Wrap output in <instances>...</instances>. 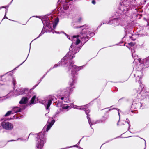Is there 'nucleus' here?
Wrapping results in <instances>:
<instances>
[{
    "label": "nucleus",
    "mask_w": 149,
    "mask_h": 149,
    "mask_svg": "<svg viewBox=\"0 0 149 149\" xmlns=\"http://www.w3.org/2000/svg\"><path fill=\"white\" fill-rule=\"evenodd\" d=\"M38 142L37 143L36 147L37 148L41 149L43 148L44 143L46 142V139L44 135L39 134L38 135Z\"/></svg>",
    "instance_id": "obj_1"
},
{
    "label": "nucleus",
    "mask_w": 149,
    "mask_h": 149,
    "mask_svg": "<svg viewBox=\"0 0 149 149\" xmlns=\"http://www.w3.org/2000/svg\"><path fill=\"white\" fill-rule=\"evenodd\" d=\"M1 124L3 128L6 130H11L13 128V125L12 124L6 120L2 122Z\"/></svg>",
    "instance_id": "obj_2"
},
{
    "label": "nucleus",
    "mask_w": 149,
    "mask_h": 149,
    "mask_svg": "<svg viewBox=\"0 0 149 149\" xmlns=\"http://www.w3.org/2000/svg\"><path fill=\"white\" fill-rule=\"evenodd\" d=\"M72 76L73 77L72 78V82L71 83V84H70V90L71 91L72 86L73 85L74 83V80L75 79L77 78V73L76 71H75V70L74 69L73 70H72Z\"/></svg>",
    "instance_id": "obj_3"
},
{
    "label": "nucleus",
    "mask_w": 149,
    "mask_h": 149,
    "mask_svg": "<svg viewBox=\"0 0 149 149\" xmlns=\"http://www.w3.org/2000/svg\"><path fill=\"white\" fill-rule=\"evenodd\" d=\"M86 31V29H82V31L80 33V34L79 35H74L73 36V38H76L80 37L81 39H83L85 36L86 35L85 32Z\"/></svg>",
    "instance_id": "obj_4"
},
{
    "label": "nucleus",
    "mask_w": 149,
    "mask_h": 149,
    "mask_svg": "<svg viewBox=\"0 0 149 149\" xmlns=\"http://www.w3.org/2000/svg\"><path fill=\"white\" fill-rule=\"evenodd\" d=\"M124 5L126 7H128V8L130 9L132 5L131 4V1L128 0H124L123 2Z\"/></svg>",
    "instance_id": "obj_5"
},
{
    "label": "nucleus",
    "mask_w": 149,
    "mask_h": 149,
    "mask_svg": "<svg viewBox=\"0 0 149 149\" xmlns=\"http://www.w3.org/2000/svg\"><path fill=\"white\" fill-rule=\"evenodd\" d=\"M28 100V99L27 97H23L19 101V103L20 104H26L27 103Z\"/></svg>",
    "instance_id": "obj_6"
},
{
    "label": "nucleus",
    "mask_w": 149,
    "mask_h": 149,
    "mask_svg": "<svg viewBox=\"0 0 149 149\" xmlns=\"http://www.w3.org/2000/svg\"><path fill=\"white\" fill-rule=\"evenodd\" d=\"M55 121V120H53L50 122L48 123V124L47 125V128H46V131L47 132L49 130L53 125Z\"/></svg>",
    "instance_id": "obj_7"
},
{
    "label": "nucleus",
    "mask_w": 149,
    "mask_h": 149,
    "mask_svg": "<svg viewBox=\"0 0 149 149\" xmlns=\"http://www.w3.org/2000/svg\"><path fill=\"white\" fill-rule=\"evenodd\" d=\"M144 64L146 67H149V56L144 61Z\"/></svg>",
    "instance_id": "obj_8"
},
{
    "label": "nucleus",
    "mask_w": 149,
    "mask_h": 149,
    "mask_svg": "<svg viewBox=\"0 0 149 149\" xmlns=\"http://www.w3.org/2000/svg\"><path fill=\"white\" fill-rule=\"evenodd\" d=\"M13 110L15 112H20L21 111V109L17 107H15L13 109Z\"/></svg>",
    "instance_id": "obj_9"
},
{
    "label": "nucleus",
    "mask_w": 149,
    "mask_h": 149,
    "mask_svg": "<svg viewBox=\"0 0 149 149\" xmlns=\"http://www.w3.org/2000/svg\"><path fill=\"white\" fill-rule=\"evenodd\" d=\"M67 56V55H66L62 59L61 61V64H63L64 63H65L66 61H67V60L66 59V57Z\"/></svg>",
    "instance_id": "obj_10"
},
{
    "label": "nucleus",
    "mask_w": 149,
    "mask_h": 149,
    "mask_svg": "<svg viewBox=\"0 0 149 149\" xmlns=\"http://www.w3.org/2000/svg\"><path fill=\"white\" fill-rule=\"evenodd\" d=\"M36 98V97L35 96H34L31 98L30 101V104H33L34 103V101L35 100V99Z\"/></svg>",
    "instance_id": "obj_11"
},
{
    "label": "nucleus",
    "mask_w": 149,
    "mask_h": 149,
    "mask_svg": "<svg viewBox=\"0 0 149 149\" xmlns=\"http://www.w3.org/2000/svg\"><path fill=\"white\" fill-rule=\"evenodd\" d=\"M86 34L87 35H88L89 36H90L91 37L93 36L94 35H95V33L93 32H88V33H87V32H85Z\"/></svg>",
    "instance_id": "obj_12"
},
{
    "label": "nucleus",
    "mask_w": 149,
    "mask_h": 149,
    "mask_svg": "<svg viewBox=\"0 0 149 149\" xmlns=\"http://www.w3.org/2000/svg\"><path fill=\"white\" fill-rule=\"evenodd\" d=\"M12 114V111H8L7 113L5 115V116H8Z\"/></svg>",
    "instance_id": "obj_13"
},
{
    "label": "nucleus",
    "mask_w": 149,
    "mask_h": 149,
    "mask_svg": "<svg viewBox=\"0 0 149 149\" xmlns=\"http://www.w3.org/2000/svg\"><path fill=\"white\" fill-rule=\"evenodd\" d=\"M72 64H73V63H72L70 64V65H69V67L68 68V70H70L71 67H72L74 68H75V67L76 66H75V65H73Z\"/></svg>",
    "instance_id": "obj_14"
},
{
    "label": "nucleus",
    "mask_w": 149,
    "mask_h": 149,
    "mask_svg": "<svg viewBox=\"0 0 149 149\" xmlns=\"http://www.w3.org/2000/svg\"><path fill=\"white\" fill-rule=\"evenodd\" d=\"M86 113V115L89 114L88 113L90 112L88 108H84Z\"/></svg>",
    "instance_id": "obj_15"
},
{
    "label": "nucleus",
    "mask_w": 149,
    "mask_h": 149,
    "mask_svg": "<svg viewBox=\"0 0 149 149\" xmlns=\"http://www.w3.org/2000/svg\"><path fill=\"white\" fill-rule=\"evenodd\" d=\"M82 19V17H80L77 20V21L76 22L80 23L81 22Z\"/></svg>",
    "instance_id": "obj_16"
},
{
    "label": "nucleus",
    "mask_w": 149,
    "mask_h": 149,
    "mask_svg": "<svg viewBox=\"0 0 149 149\" xmlns=\"http://www.w3.org/2000/svg\"><path fill=\"white\" fill-rule=\"evenodd\" d=\"M59 22V18L58 17H57L55 20L54 21V23L58 24Z\"/></svg>",
    "instance_id": "obj_17"
},
{
    "label": "nucleus",
    "mask_w": 149,
    "mask_h": 149,
    "mask_svg": "<svg viewBox=\"0 0 149 149\" xmlns=\"http://www.w3.org/2000/svg\"><path fill=\"white\" fill-rule=\"evenodd\" d=\"M80 42V40L79 39H77L76 40V45H78Z\"/></svg>",
    "instance_id": "obj_18"
},
{
    "label": "nucleus",
    "mask_w": 149,
    "mask_h": 149,
    "mask_svg": "<svg viewBox=\"0 0 149 149\" xmlns=\"http://www.w3.org/2000/svg\"><path fill=\"white\" fill-rule=\"evenodd\" d=\"M87 115V119H88V122L89 123V124H90V118L89 117V116H90V115L89 114H88V115Z\"/></svg>",
    "instance_id": "obj_19"
},
{
    "label": "nucleus",
    "mask_w": 149,
    "mask_h": 149,
    "mask_svg": "<svg viewBox=\"0 0 149 149\" xmlns=\"http://www.w3.org/2000/svg\"><path fill=\"white\" fill-rule=\"evenodd\" d=\"M52 103V100H49L48 101V104H47L50 106L51 104Z\"/></svg>",
    "instance_id": "obj_20"
},
{
    "label": "nucleus",
    "mask_w": 149,
    "mask_h": 149,
    "mask_svg": "<svg viewBox=\"0 0 149 149\" xmlns=\"http://www.w3.org/2000/svg\"><path fill=\"white\" fill-rule=\"evenodd\" d=\"M87 35H86L84 36V38H83L85 40H86V39H88L89 38V36H86Z\"/></svg>",
    "instance_id": "obj_21"
},
{
    "label": "nucleus",
    "mask_w": 149,
    "mask_h": 149,
    "mask_svg": "<svg viewBox=\"0 0 149 149\" xmlns=\"http://www.w3.org/2000/svg\"><path fill=\"white\" fill-rule=\"evenodd\" d=\"M69 107V106H66L63 107H62L63 109H67Z\"/></svg>",
    "instance_id": "obj_22"
},
{
    "label": "nucleus",
    "mask_w": 149,
    "mask_h": 149,
    "mask_svg": "<svg viewBox=\"0 0 149 149\" xmlns=\"http://www.w3.org/2000/svg\"><path fill=\"white\" fill-rule=\"evenodd\" d=\"M129 45L131 47H132L134 45V44L133 42H130L129 43Z\"/></svg>",
    "instance_id": "obj_23"
},
{
    "label": "nucleus",
    "mask_w": 149,
    "mask_h": 149,
    "mask_svg": "<svg viewBox=\"0 0 149 149\" xmlns=\"http://www.w3.org/2000/svg\"><path fill=\"white\" fill-rule=\"evenodd\" d=\"M57 24L54 23V24H53V28L54 29H55V28L56 27Z\"/></svg>",
    "instance_id": "obj_24"
},
{
    "label": "nucleus",
    "mask_w": 149,
    "mask_h": 149,
    "mask_svg": "<svg viewBox=\"0 0 149 149\" xmlns=\"http://www.w3.org/2000/svg\"><path fill=\"white\" fill-rule=\"evenodd\" d=\"M107 117H105V116H103V120H106L107 119Z\"/></svg>",
    "instance_id": "obj_25"
},
{
    "label": "nucleus",
    "mask_w": 149,
    "mask_h": 149,
    "mask_svg": "<svg viewBox=\"0 0 149 149\" xmlns=\"http://www.w3.org/2000/svg\"><path fill=\"white\" fill-rule=\"evenodd\" d=\"M92 3L93 4H95L96 3V2L95 0H93L92 1Z\"/></svg>",
    "instance_id": "obj_26"
},
{
    "label": "nucleus",
    "mask_w": 149,
    "mask_h": 149,
    "mask_svg": "<svg viewBox=\"0 0 149 149\" xmlns=\"http://www.w3.org/2000/svg\"><path fill=\"white\" fill-rule=\"evenodd\" d=\"M50 106L47 104V106L46 107V109H49V107Z\"/></svg>",
    "instance_id": "obj_27"
},
{
    "label": "nucleus",
    "mask_w": 149,
    "mask_h": 149,
    "mask_svg": "<svg viewBox=\"0 0 149 149\" xmlns=\"http://www.w3.org/2000/svg\"><path fill=\"white\" fill-rule=\"evenodd\" d=\"M50 106L47 104V106L46 107V109H49V107Z\"/></svg>",
    "instance_id": "obj_28"
},
{
    "label": "nucleus",
    "mask_w": 149,
    "mask_h": 149,
    "mask_svg": "<svg viewBox=\"0 0 149 149\" xmlns=\"http://www.w3.org/2000/svg\"><path fill=\"white\" fill-rule=\"evenodd\" d=\"M58 66V65H57L56 64H55L54 65V68L57 67Z\"/></svg>",
    "instance_id": "obj_29"
},
{
    "label": "nucleus",
    "mask_w": 149,
    "mask_h": 149,
    "mask_svg": "<svg viewBox=\"0 0 149 149\" xmlns=\"http://www.w3.org/2000/svg\"><path fill=\"white\" fill-rule=\"evenodd\" d=\"M119 18H115L113 19V20H116L117 19H118Z\"/></svg>",
    "instance_id": "obj_30"
},
{
    "label": "nucleus",
    "mask_w": 149,
    "mask_h": 149,
    "mask_svg": "<svg viewBox=\"0 0 149 149\" xmlns=\"http://www.w3.org/2000/svg\"><path fill=\"white\" fill-rule=\"evenodd\" d=\"M83 26H80V27H78V26H77V27H76V28H81L82 27H83Z\"/></svg>",
    "instance_id": "obj_31"
},
{
    "label": "nucleus",
    "mask_w": 149,
    "mask_h": 149,
    "mask_svg": "<svg viewBox=\"0 0 149 149\" xmlns=\"http://www.w3.org/2000/svg\"><path fill=\"white\" fill-rule=\"evenodd\" d=\"M90 125V126H91V125H93V123H91V122L90 121V124H89Z\"/></svg>",
    "instance_id": "obj_32"
},
{
    "label": "nucleus",
    "mask_w": 149,
    "mask_h": 149,
    "mask_svg": "<svg viewBox=\"0 0 149 149\" xmlns=\"http://www.w3.org/2000/svg\"><path fill=\"white\" fill-rule=\"evenodd\" d=\"M64 97H61V99L62 100H63L64 99Z\"/></svg>",
    "instance_id": "obj_33"
},
{
    "label": "nucleus",
    "mask_w": 149,
    "mask_h": 149,
    "mask_svg": "<svg viewBox=\"0 0 149 149\" xmlns=\"http://www.w3.org/2000/svg\"><path fill=\"white\" fill-rule=\"evenodd\" d=\"M77 146V145H74V146Z\"/></svg>",
    "instance_id": "obj_34"
},
{
    "label": "nucleus",
    "mask_w": 149,
    "mask_h": 149,
    "mask_svg": "<svg viewBox=\"0 0 149 149\" xmlns=\"http://www.w3.org/2000/svg\"><path fill=\"white\" fill-rule=\"evenodd\" d=\"M73 57V56H72L71 58H72Z\"/></svg>",
    "instance_id": "obj_35"
},
{
    "label": "nucleus",
    "mask_w": 149,
    "mask_h": 149,
    "mask_svg": "<svg viewBox=\"0 0 149 149\" xmlns=\"http://www.w3.org/2000/svg\"><path fill=\"white\" fill-rule=\"evenodd\" d=\"M34 88H35V86H33V89H34Z\"/></svg>",
    "instance_id": "obj_36"
},
{
    "label": "nucleus",
    "mask_w": 149,
    "mask_h": 149,
    "mask_svg": "<svg viewBox=\"0 0 149 149\" xmlns=\"http://www.w3.org/2000/svg\"><path fill=\"white\" fill-rule=\"evenodd\" d=\"M14 141V140H11V141Z\"/></svg>",
    "instance_id": "obj_37"
},
{
    "label": "nucleus",
    "mask_w": 149,
    "mask_h": 149,
    "mask_svg": "<svg viewBox=\"0 0 149 149\" xmlns=\"http://www.w3.org/2000/svg\"><path fill=\"white\" fill-rule=\"evenodd\" d=\"M67 55V56L66 57V58H67V57H68V55H69V54H68V55Z\"/></svg>",
    "instance_id": "obj_38"
},
{
    "label": "nucleus",
    "mask_w": 149,
    "mask_h": 149,
    "mask_svg": "<svg viewBox=\"0 0 149 149\" xmlns=\"http://www.w3.org/2000/svg\"><path fill=\"white\" fill-rule=\"evenodd\" d=\"M25 61H24V62H23L22 63V64L23 63H24V62Z\"/></svg>",
    "instance_id": "obj_39"
},
{
    "label": "nucleus",
    "mask_w": 149,
    "mask_h": 149,
    "mask_svg": "<svg viewBox=\"0 0 149 149\" xmlns=\"http://www.w3.org/2000/svg\"><path fill=\"white\" fill-rule=\"evenodd\" d=\"M2 8H4V7L3 6Z\"/></svg>",
    "instance_id": "obj_40"
},
{
    "label": "nucleus",
    "mask_w": 149,
    "mask_h": 149,
    "mask_svg": "<svg viewBox=\"0 0 149 149\" xmlns=\"http://www.w3.org/2000/svg\"><path fill=\"white\" fill-rule=\"evenodd\" d=\"M140 4L138 3V5H140Z\"/></svg>",
    "instance_id": "obj_41"
}]
</instances>
